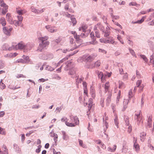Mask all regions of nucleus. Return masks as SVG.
<instances>
[{"label":"nucleus","instance_id":"nucleus-1","mask_svg":"<svg viewBox=\"0 0 154 154\" xmlns=\"http://www.w3.org/2000/svg\"><path fill=\"white\" fill-rule=\"evenodd\" d=\"M48 38V37L47 36L39 38L38 39L41 42L39 44L38 49V50L41 51L42 49L49 45V42L47 40Z\"/></svg>","mask_w":154,"mask_h":154},{"label":"nucleus","instance_id":"nucleus-2","mask_svg":"<svg viewBox=\"0 0 154 154\" xmlns=\"http://www.w3.org/2000/svg\"><path fill=\"white\" fill-rule=\"evenodd\" d=\"M70 120H69V123L73 124L72 126H68L69 127H74L79 123V121L77 116H74L71 115L69 116Z\"/></svg>","mask_w":154,"mask_h":154},{"label":"nucleus","instance_id":"nucleus-3","mask_svg":"<svg viewBox=\"0 0 154 154\" xmlns=\"http://www.w3.org/2000/svg\"><path fill=\"white\" fill-rule=\"evenodd\" d=\"M69 39L70 40V43L72 44L71 45V50H74V49H75V48H78V46H79V45H80L81 44L82 42L81 40H80V41H79L77 43L76 42V44H77L76 45L75 43H73V41L74 39L73 38L71 37H70L69 38Z\"/></svg>","mask_w":154,"mask_h":154},{"label":"nucleus","instance_id":"nucleus-4","mask_svg":"<svg viewBox=\"0 0 154 154\" xmlns=\"http://www.w3.org/2000/svg\"><path fill=\"white\" fill-rule=\"evenodd\" d=\"M140 112L139 113L135 114V119L137 120V122L138 125H139L142 119V114L140 113Z\"/></svg>","mask_w":154,"mask_h":154},{"label":"nucleus","instance_id":"nucleus-5","mask_svg":"<svg viewBox=\"0 0 154 154\" xmlns=\"http://www.w3.org/2000/svg\"><path fill=\"white\" fill-rule=\"evenodd\" d=\"M46 28L48 31L50 33H53L57 31V29L55 27H52L50 25H47L45 26Z\"/></svg>","mask_w":154,"mask_h":154},{"label":"nucleus","instance_id":"nucleus-6","mask_svg":"<svg viewBox=\"0 0 154 154\" xmlns=\"http://www.w3.org/2000/svg\"><path fill=\"white\" fill-rule=\"evenodd\" d=\"M110 85L109 82H106L103 85V87L104 88V91L105 93L109 91Z\"/></svg>","mask_w":154,"mask_h":154},{"label":"nucleus","instance_id":"nucleus-7","mask_svg":"<svg viewBox=\"0 0 154 154\" xmlns=\"http://www.w3.org/2000/svg\"><path fill=\"white\" fill-rule=\"evenodd\" d=\"M62 122H64L67 126H72L73 124L69 123V120L66 117H63L61 119Z\"/></svg>","mask_w":154,"mask_h":154},{"label":"nucleus","instance_id":"nucleus-8","mask_svg":"<svg viewBox=\"0 0 154 154\" xmlns=\"http://www.w3.org/2000/svg\"><path fill=\"white\" fill-rule=\"evenodd\" d=\"M4 33L7 35H9L10 32L11 31L12 28H8L6 27H4L3 28Z\"/></svg>","mask_w":154,"mask_h":154},{"label":"nucleus","instance_id":"nucleus-9","mask_svg":"<svg viewBox=\"0 0 154 154\" xmlns=\"http://www.w3.org/2000/svg\"><path fill=\"white\" fill-rule=\"evenodd\" d=\"M14 45L13 49L15 50H17L18 49H22L24 48L25 46L24 45L21 43H19L18 44L15 45Z\"/></svg>","mask_w":154,"mask_h":154},{"label":"nucleus","instance_id":"nucleus-10","mask_svg":"<svg viewBox=\"0 0 154 154\" xmlns=\"http://www.w3.org/2000/svg\"><path fill=\"white\" fill-rule=\"evenodd\" d=\"M134 147L135 148L136 151L138 152L139 151L140 147L138 144L137 143V139L136 138L134 137Z\"/></svg>","mask_w":154,"mask_h":154},{"label":"nucleus","instance_id":"nucleus-11","mask_svg":"<svg viewBox=\"0 0 154 154\" xmlns=\"http://www.w3.org/2000/svg\"><path fill=\"white\" fill-rule=\"evenodd\" d=\"M14 46V45H13L12 47H9V45L7 44H5L3 45L2 48L4 50L11 51L13 49Z\"/></svg>","mask_w":154,"mask_h":154},{"label":"nucleus","instance_id":"nucleus-12","mask_svg":"<svg viewBox=\"0 0 154 154\" xmlns=\"http://www.w3.org/2000/svg\"><path fill=\"white\" fill-rule=\"evenodd\" d=\"M112 96V93L111 92H109L107 96V97L106 99V104L109 105V103H110L111 101V98Z\"/></svg>","mask_w":154,"mask_h":154},{"label":"nucleus","instance_id":"nucleus-13","mask_svg":"<svg viewBox=\"0 0 154 154\" xmlns=\"http://www.w3.org/2000/svg\"><path fill=\"white\" fill-rule=\"evenodd\" d=\"M152 116L151 115H149L148 118L147 123V125L150 128L151 127L152 125Z\"/></svg>","mask_w":154,"mask_h":154},{"label":"nucleus","instance_id":"nucleus-14","mask_svg":"<svg viewBox=\"0 0 154 154\" xmlns=\"http://www.w3.org/2000/svg\"><path fill=\"white\" fill-rule=\"evenodd\" d=\"M83 58H85V60L87 62H91L94 59V57L90 55L85 57L84 56L83 57Z\"/></svg>","mask_w":154,"mask_h":154},{"label":"nucleus","instance_id":"nucleus-15","mask_svg":"<svg viewBox=\"0 0 154 154\" xmlns=\"http://www.w3.org/2000/svg\"><path fill=\"white\" fill-rule=\"evenodd\" d=\"M129 100L124 99L123 103V108L122 109L123 111H124L128 106V103Z\"/></svg>","mask_w":154,"mask_h":154},{"label":"nucleus","instance_id":"nucleus-16","mask_svg":"<svg viewBox=\"0 0 154 154\" xmlns=\"http://www.w3.org/2000/svg\"><path fill=\"white\" fill-rule=\"evenodd\" d=\"M90 35L92 40V41L91 42V43L93 44H97V42L95 40L94 33L93 32H91L90 34Z\"/></svg>","mask_w":154,"mask_h":154},{"label":"nucleus","instance_id":"nucleus-17","mask_svg":"<svg viewBox=\"0 0 154 154\" xmlns=\"http://www.w3.org/2000/svg\"><path fill=\"white\" fill-rule=\"evenodd\" d=\"M128 97L129 98V100H130V99L132 98L133 99V103L134 102V94L132 93V90H130L128 92Z\"/></svg>","mask_w":154,"mask_h":154},{"label":"nucleus","instance_id":"nucleus-18","mask_svg":"<svg viewBox=\"0 0 154 154\" xmlns=\"http://www.w3.org/2000/svg\"><path fill=\"white\" fill-rule=\"evenodd\" d=\"M71 33L74 35V38L76 39V42L78 43L79 41H80L81 39L79 38V36L77 35L75 32L72 31Z\"/></svg>","mask_w":154,"mask_h":154},{"label":"nucleus","instance_id":"nucleus-19","mask_svg":"<svg viewBox=\"0 0 154 154\" xmlns=\"http://www.w3.org/2000/svg\"><path fill=\"white\" fill-rule=\"evenodd\" d=\"M16 12L19 15H22L25 13L26 11L25 10H21L19 8H17Z\"/></svg>","mask_w":154,"mask_h":154},{"label":"nucleus","instance_id":"nucleus-20","mask_svg":"<svg viewBox=\"0 0 154 154\" xmlns=\"http://www.w3.org/2000/svg\"><path fill=\"white\" fill-rule=\"evenodd\" d=\"M6 18L10 23H13L12 18L10 13H8L7 14Z\"/></svg>","mask_w":154,"mask_h":154},{"label":"nucleus","instance_id":"nucleus-21","mask_svg":"<svg viewBox=\"0 0 154 154\" xmlns=\"http://www.w3.org/2000/svg\"><path fill=\"white\" fill-rule=\"evenodd\" d=\"M17 55V54L15 53H11L7 54L5 56V57H14L16 56Z\"/></svg>","mask_w":154,"mask_h":154},{"label":"nucleus","instance_id":"nucleus-22","mask_svg":"<svg viewBox=\"0 0 154 154\" xmlns=\"http://www.w3.org/2000/svg\"><path fill=\"white\" fill-rule=\"evenodd\" d=\"M3 7V8L2 10V13L3 15H5L8 11V6L7 5Z\"/></svg>","mask_w":154,"mask_h":154},{"label":"nucleus","instance_id":"nucleus-23","mask_svg":"<svg viewBox=\"0 0 154 154\" xmlns=\"http://www.w3.org/2000/svg\"><path fill=\"white\" fill-rule=\"evenodd\" d=\"M150 63L152 65V67H154V55L152 54L150 57Z\"/></svg>","mask_w":154,"mask_h":154},{"label":"nucleus","instance_id":"nucleus-24","mask_svg":"<svg viewBox=\"0 0 154 154\" xmlns=\"http://www.w3.org/2000/svg\"><path fill=\"white\" fill-rule=\"evenodd\" d=\"M142 81L141 80H139L136 82V87L134 88V90H135V88L136 87H139L141 86V85H143V84H142Z\"/></svg>","mask_w":154,"mask_h":154},{"label":"nucleus","instance_id":"nucleus-25","mask_svg":"<svg viewBox=\"0 0 154 154\" xmlns=\"http://www.w3.org/2000/svg\"><path fill=\"white\" fill-rule=\"evenodd\" d=\"M116 148V145H114L113 146L112 149L111 147H109L108 148V150L111 152H114L115 151Z\"/></svg>","mask_w":154,"mask_h":154},{"label":"nucleus","instance_id":"nucleus-26","mask_svg":"<svg viewBox=\"0 0 154 154\" xmlns=\"http://www.w3.org/2000/svg\"><path fill=\"white\" fill-rule=\"evenodd\" d=\"M98 76L99 78H101V80L102 82H104V80L103 79V77H104V75H103L102 72H99L98 74Z\"/></svg>","mask_w":154,"mask_h":154},{"label":"nucleus","instance_id":"nucleus-27","mask_svg":"<svg viewBox=\"0 0 154 154\" xmlns=\"http://www.w3.org/2000/svg\"><path fill=\"white\" fill-rule=\"evenodd\" d=\"M146 133L145 132H142L140 134V136L141 137V140L143 141L145 137L146 136Z\"/></svg>","mask_w":154,"mask_h":154},{"label":"nucleus","instance_id":"nucleus-28","mask_svg":"<svg viewBox=\"0 0 154 154\" xmlns=\"http://www.w3.org/2000/svg\"><path fill=\"white\" fill-rule=\"evenodd\" d=\"M0 21L2 26H5L6 24V22L4 18L2 17L1 18Z\"/></svg>","mask_w":154,"mask_h":154},{"label":"nucleus","instance_id":"nucleus-29","mask_svg":"<svg viewBox=\"0 0 154 154\" xmlns=\"http://www.w3.org/2000/svg\"><path fill=\"white\" fill-rule=\"evenodd\" d=\"M124 120L126 123V124L128 125L129 124L128 117L127 116H125L124 117Z\"/></svg>","mask_w":154,"mask_h":154},{"label":"nucleus","instance_id":"nucleus-30","mask_svg":"<svg viewBox=\"0 0 154 154\" xmlns=\"http://www.w3.org/2000/svg\"><path fill=\"white\" fill-rule=\"evenodd\" d=\"M146 17H143L140 20H137L134 23L139 24L141 23L142 22H143L144 21V19Z\"/></svg>","mask_w":154,"mask_h":154},{"label":"nucleus","instance_id":"nucleus-31","mask_svg":"<svg viewBox=\"0 0 154 154\" xmlns=\"http://www.w3.org/2000/svg\"><path fill=\"white\" fill-rule=\"evenodd\" d=\"M62 134L63 135V139L65 140H67L68 139V137L67 135L65 132L64 131H62Z\"/></svg>","mask_w":154,"mask_h":154},{"label":"nucleus","instance_id":"nucleus-32","mask_svg":"<svg viewBox=\"0 0 154 154\" xmlns=\"http://www.w3.org/2000/svg\"><path fill=\"white\" fill-rule=\"evenodd\" d=\"M110 33V30L109 29L106 30L105 32L104 36L105 37H107L109 36Z\"/></svg>","mask_w":154,"mask_h":154},{"label":"nucleus","instance_id":"nucleus-33","mask_svg":"<svg viewBox=\"0 0 154 154\" xmlns=\"http://www.w3.org/2000/svg\"><path fill=\"white\" fill-rule=\"evenodd\" d=\"M104 99L103 97H102L101 98L100 101V104L101 106L103 107H104Z\"/></svg>","mask_w":154,"mask_h":154},{"label":"nucleus","instance_id":"nucleus-34","mask_svg":"<svg viewBox=\"0 0 154 154\" xmlns=\"http://www.w3.org/2000/svg\"><path fill=\"white\" fill-rule=\"evenodd\" d=\"M140 56L146 62H147L148 60L145 55L141 54L140 55Z\"/></svg>","mask_w":154,"mask_h":154},{"label":"nucleus","instance_id":"nucleus-35","mask_svg":"<svg viewBox=\"0 0 154 154\" xmlns=\"http://www.w3.org/2000/svg\"><path fill=\"white\" fill-rule=\"evenodd\" d=\"M115 123L117 128H119V122L117 117L116 116L115 119H114Z\"/></svg>","mask_w":154,"mask_h":154},{"label":"nucleus","instance_id":"nucleus-36","mask_svg":"<svg viewBox=\"0 0 154 154\" xmlns=\"http://www.w3.org/2000/svg\"><path fill=\"white\" fill-rule=\"evenodd\" d=\"M144 87V85H141V86L137 87L139 88V90H138L139 92H141L143 91Z\"/></svg>","mask_w":154,"mask_h":154},{"label":"nucleus","instance_id":"nucleus-37","mask_svg":"<svg viewBox=\"0 0 154 154\" xmlns=\"http://www.w3.org/2000/svg\"><path fill=\"white\" fill-rule=\"evenodd\" d=\"M3 148L4 149V151L5 152L4 154H8V149H7L6 146L4 145L3 146Z\"/></svg>","mask_w":154,"mask_h":154},{"label":"nucleus","instance_id":"nucleus-38","mask_svg":"<svg viewBox=\"0 0 154 154\" xmlns=\"http://www.w3.org/2000/svg\"><path fill=\"white\" fill-rule=\"evenodd\" d=\"M67 59L66 58H64L63 59H62V60H60L58 63H57V67L59 65L60 63H62L63 62H64L65 61H66Z\"/></svg>","mask_w":154,"mask_h":154},{"label":"nucleus","instance_id":"nucleus-39","mask_svg":"<svg viewBox=\"0 0 154 154\" xmlns=\"http://www.w3.org/2000/svg\"><path fill=\"white\" fill-rule=\"evenodd\" d=\"M79 141L80 146H82L83 148H85L86 147V145L84 144H83V141L82 140H79Z\"/></svg>","mask_w":154,"mask_h":154},{"label":"nucleus","instance_id":"nucleus-40","mask_svg":"<svg viewBox=\"0 0 154 154\" xmlns=\"http://www.w3.org/2000/svg\"><path fill=\"white\" fill-rule=\"evenodd\" d=\"M46 69L49 71H53L54 69L50 66H48L46 67Z\"/></svg>","mask_w":154,"mask_h":154},{"label":"nucleus","instance_id":"nucleus-41","mask_svg":"<svg viewBox=\"0 0 154 154\" xmlns=\"http://www.w3.org/2000/svg\"><path fill=\"white\" fill-rule=\"evenodd\" d=\"M121 92L120 91H119L118 93V96L117 97V100L119 101V99L121 98Z\"/></svg>","mask_w":154,"mask_h":154},{"label":"nucleus","instance_id":"nucleus-42","mask_svg":"<svg viewBox=\"0 0 154 154\" xmlns=\"http://www.w3.org/2000/svg\"><path fill=\"white\" fill-rule=\"evenodd\" d=\"M101 64L100 62V60H97L95 63V66L96 67L99 66Z\"/></svg>","mask_w":154,"mask_h":154},{"label":"nucleus","instance_id":"nucleus-43","mask_svg":"<svg viewBox=\"0 0 154 154\" xmlns=\"http://www.w3.org/2000/svg\"><path fill=\"white\" fill-rule=\"evenodd\" d=\"M0 5L1 7H4L7 5L4 3L3 0H0Z\"/></svg>","mask_w":154,"mask_h":154},{"label":"nucleus","instance_id":"nucleus-44","mask_svg":"<svg viewBox=\"0 0 154 154\" xmlns=\"http://www.w3.org/2000/svg\"><path fill=\"white\" fill-rule=\"evenodd\" d=\"M92 99L91 98H90L88 101V105L89 106L91 107L92 106V104L93 103Z\"/></svg>","mask_w":154,"mask_h":154},{"label":"nucleus","instance_id":"nucleus-45","mask_svg":"<svg viewBox=\"0 0 154 154\" xmlns=\"http://www.w3.org/2000/svg\"><path fill=\"white\" fill-rule=\"evenodd\" d=\"M71 19L73 24V25H74L76 23V21L75 18L71 17Z\"/></svg>","mask_w":154,"mask_h":154},{"label":"nucleus","instance_id":"nucleus-46","mask_svg":"<svg viewBox=\"0 0 154 154\" xmlns=\"http://www.w3.org/2000/svg\"><path fill=\"white\" fill-rule=\"evenodd\" d=\"M103 123L105 124L106 128H108L109 126L108 123L107 122V121H104V118H103Z\"/></svg>","mask_w":154,"mask_h":154},{"label":"nucleus","instance_id":"nucleus-47","mask_svg":"<svg viewBox=\"0 0 154 154\" xmlns=\"http://www.w3.org/2000/svg\"><path fill=\"white\" fill-rule=\"evenodd\" d=\"M5 84L3 83H1L0 84V88L1 89H3L5 88Z\"/></svg>","mask_w":154,"mask_h":154},{"label":"nucleus","instance_id":"nucleus-48","mask_svg":"<svg viewBox=\"0 0 154 154\" xmlns=\"http://www.w3.org/2000/svg\"><path fill=\"white\" fill-rule=\"evenodd\" d=\"M118 39L120 41L121 43L122 44H124V42L123 41L122 39V38L121 36L119 35H118L117 37Z\"/></svg>","mask_w":154,"mask_h":154},{"label":"nucleus","instance_id":"nucleus-49","mask_svg":"<svg viewBox=\"0 0 154 154\" xmlns=\"http://www.w3.org/2000/svg\"><path fill=\"white\" fill-rule=\"evenodd\" d=\"M100 41L101 43H106V39H105L104 38H101L100 39Z\"/></svg>","mask_w":154,"mask_h":154},{"label":"nucleus","instance_id":"nucleus-50","mask_svg":"<svg viewBox=\"0 0 154 154\" xmlns=\"http://www.w3.org/2000/svg\"><path fill=\"white\" fill-rule=\"evenodd\" d=\"M109 42H110L109 43H111L112 44H113L114 43L115 41H114V39H113L112 38L110 37L109 38Z\"/></svg>","mask_w":154,"mask_h":154},{"label":"nucleus","instance_id":"nucleus-51","mask_svg":"<svg viewBox=\"0 0 154 154\" xmlns=\"http://www.w3.org/2000/svg\"><path fill=\"white\" fill-rule=\"evenodd\" d=\"M0 133L2 134H5V130L2 128L0 131Z\"/></svg>","mask_w":154,"mask_h":154},{"label":"nucleus","instance_id":"nucleus-52","mask_svg":"<svg viewBox=\"0 0 154 154\" xmlns=\"http://www.w3.org/2000/svg\"><path fill=\"white\" fill-rule=\"evenodd\" d=\"M20 86H16L15 87H11L10 88L12 90H15L17 89H18V88H20Z\"/></svg>","mask_w":154,"mask_h":154},{"label":"nucleus","instance_id":"nucleus-53","mask_svg":"<svg viewBox=\"0 0 154 154\" xmlns=\"http://www.w3.org/2000/svg\"><path fill=\"white\" fill-rule=\"evenodd\" d=\"M17 17L18 19V21L21 22L23 19V17L22 16H18Z\"/></svg>","mask_w":154,"mask_h":154},{"label":"nucleus","instance_id":"nucleus-54","mask_svg":"<svg viewBox=\"0 0 154 154\" xmlns=\"http://www.w3.org/2000/svg\"><path fill=\"white\" fill-rule=\"evenodd\" d=\"M21 22H20L19 21H14V23H15V25L16 26H19V24L21 23Z\"/></svg>","mask_w":154,"mask_h":154},{"label":"nucleus","instance_id":"nucleus-55","mask_svg":"<svg viewBox=\"0 0 154 154\" xmlns=\"http://www.w3.org/2000/svg\"><path fill=\"white\" fill-rule=\"evenodd\" d=\"M5 115V112L4 111L0 112V117H3Z\"/></svg>","mask_w":154,"mask_h":154},{"label":"nucleus","instance_id":"nucleus-56","mask_svg":"<svg viewBox=\"0 0 154 154\" xmlns=\"http://www.w3.org/2000/svg\"><path fill=\"white\" fill-rule=\"evenodd\" d=\"M41 147V145H39L38 146V148L36 150V152L38 153H39L41 150L40 148Z\"/></svg>","mask_w":154,"mask_h":154},{"label":"nucleus","instance_id":"nucleus-57","mask_svg":"<svg viewBox=\"0 0 154 154\" xmlns=\"http://www.w3.org/2000/svg\"><path fill=\"white\" fill-rule=\"evenodd\" d=\"M32 12H35V13H38V10H37L36 9H35V8H33L32 7Z\"/></svg>","mask_w":154,"mask_h":154},{"label":"nucleus","instance_id":"nucleus-58","mask_svg":"<svg viewBox=\"0 0 154 154\" xmlns=\"http://www.w3.org/2000/svg\"><path fill=\"white\" fill-rule=\"evenodd\" d=\"M136 75L138 77V78H140L141 77V75L139 72L137 71V70L136 71Z\"/></svg>","mask_w":154,"mask_h":154},{"label":"nucleus","instance_id":"nucleus-59","mask_svg":"<svg viewBox=\"0 0 154 154\" xmlns=\"http://www.w3.org/2000/svg\"><path fill=\"white\" fill-rule=\"evenodd\" d=\"M129 50L130 53L133 55H135V53H134V50H133L131 49L130 48H129Z\"/></svg>","mask_w":154,"mask_h":154},{"label":"nucleus","instance_id":"nucleus-60","mask_svg":"<svg viewBox=\"0 0 154 154\" xmlns=\"http://www.w3.org/2000/svg\"><path fill=\"white\" fill-rule=\"evenodd\" d=\"M99 51L100 52H101L104 54L106 53V51L105 50L102 49H99Z\"/></svg>","mask_w":154,"mask_h":154},{"label":"nucleus","instance_id":"nucleus-61","mask_svg":"<svg viewBox=\"0 0 154 154\" xmlns=\"http://www.w3.org/2000/svg\"><path fill=\"white\" fill-rule=\"evenodd\" d=\"M132 128L131 126H129L128 128V131L129 133H130L131 131Z\"/></svg>","mask_w":154,"mask_h":154},{"label":"nucleus","instance_id":"nucleus-62","mask_svg":"<svg viewBox=\"0 0 154 154\" xmlns=\"http://www.w3.org/2000/svg\"><path fill=\"white\" fill-rule=\"evenodd\" d=\"M53 152L54 154H60V152H57L54 149H53Z\"/></svg>","mask_w":154,"mask_h":154},{"label":"nucleus","instance_id":"nucleus-63","mask_svg":"<svg viewBox=\"0 0 154 154\" xmlns=\"http://www.w3.org/2000/svg\"><path fill=\"white\" fill-rule=\"evenodd\" d=\"M99 26H99V28L103 31V30L104 29V28L103 26H102L101 25H100V24H99Z\"/></svg>","mask_w":154,"mask_h":154},{"label":"nucleus","instance_id":"nucleus-64","mask_svg":"<svg viewBox=\"0 0 154 154\" xmlns=\"http://www.w3.org/2000/svg\"><path fill=\"white\" fill-rule=\"evenodd\" d=\"M148 146L151 149L154 150V147L152 146L151 144H149L148 145Z\"/></svg>","mask_w":154,"mask_h":154}]
</instances>
